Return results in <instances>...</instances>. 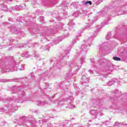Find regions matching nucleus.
Listing matches in <instances>:
<instances>
[{
  "label": "nucleus",
  "instance_id": "obj_1",
  "mask_svg": "<svg viewBox=\"0 0 127 127\" xmlns=\"http://www.w3.org/2000/svg\"><path fill=\"white\" fill-rule=\"evenodd\" d=\"M113 60H115V61H121V58L118 57H113Z\"/></svg>",
  "mask_w": 127,
  "mask_h": 127
},
{
  "label": "nucleus",
  "instance_id": "obj_2",
  "mask_svg": "<svg viewBox=\"0 0 127 127\" xmlns=\"http://www.w3.org/2000/svg\"><path fill=\"white\" fill-rule=\"evenodd\" d=\"M85 4H88V3H89L90 4V5H91L92 4V1H87L85 2Z\"/></svg>",
  "mask_w": 127,
  "mask_h": 127
}]
</instances>
